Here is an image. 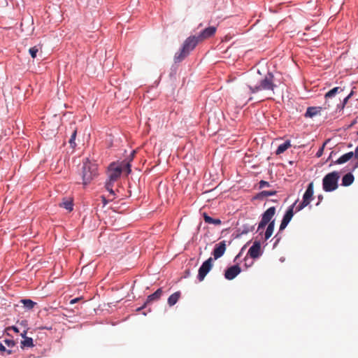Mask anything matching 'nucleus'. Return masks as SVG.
Returning <instances> with one entry per match:
<instances>
[{"label":"nucleus","mask_w":358,"mask_h":358,"mask_svg":"<svg viewBox=\"0 0 358 358\" xmlns=\"http://www.w3.org/2000/svg\"><path fill=\"white\" fill-rule=\"evenodd\" d=\"M62 206L69 211H72L73 209V203L71 200H66L62 203Z\"/></svg>","instance_id":"30"},{"label":"nucleus","mask_w":358,"mask_h":358,"mask_svg":"<svg viewBox=\"0 0 358 358\" xmlns=\"http://www.w3.org/2000/svg\"><path fill=\"white\" fill-rule=\"evenodd\" d=\"M20 303L23 304L27 310H31L36 305V303L29 299H22Z\"/></svg>","instance_id":"24"},{"label":"nucleus","mask_w":358,"mask_h":358,"mask_svg":"<svg viewBox=\"0 0 358 358\" xmlns=\"http://www.w3.org/2000/svg\"><path fill=\"white\" fill-rule=\"evenodd\" d=\"M226 248L227 245L225 241H222L219 243L216 244L212 252V255L213 256V261L222 257L226 251Z\"/></svg>","instance_id":"9"},{"label":"nucleus","mask_w":358,"mask_h":358,"mask_svg":"<svg viewBox=\"0 0 358 358\" xmlns=\"http://www.w3.org/2000/svg\"><path fill=\"white\" fill-rule=\"evenodd\" d=\"M80 300V298H75V299H73L70 301V303L71 304H74L76 303H77L78 301Z\"/></svg>","instance_id":"40"},{"label":"nucleus","mask_w":358,"mask_h":358,"mask_svg":"<svg viewBox=\"0 0 358 358\" xmlns=\"http://www.w3.org/2000/svg\"><path fill=\"white\" fill-rule=\"evenodd\" d=\"M217 28L214 26H210L201 31L196 37L199 41L209 38L215 35Z\"/></svg>","instance_id":"10"},{"label":"nucleus","mask_w":358,"mask_h":358,"mask_svg":"<svg viewBox=\"0 0 358 358\" xmlns=\"http://www.w3.org/2000/svg\"><path fill=\"white\" fill-rule=\"evenodd\" d=\"M147 306H148V304H147V303L145 301L142 306L138 307V308H136V311H138H138H141V310H143V309L145 308Z\"/></svg>","instance_id":"39"},{"label":"nucleus","mask_w":358,"mask_h":358,"mask_svg":"<svg viewBox=\"0 0 358 358\" xmlns=\"http://www.w3.org/2000/svg\"><path fill=\"white\" fill-rule=\"evenodd\" d=\"M325 143L323 144V145L318 150V151L316 153V157H320L322 155L324 148Z\"/></svg>","instance_id":"37"},{"label":"nucleus","mask_w":358,"mask_h":358,"mask_svg":"<svg viewBox=\"0 0 358 358\" xmlns=\"http://www.w3.org/2000/svg\"><path fill=\"white\" fill-rule=\"evenodd\" d=\"M134 154H135L134 150L131 152V154L129 155V161H131L133 159ZM121 164H122L123 170H125L127 171V173L129 174L131 172V165L130 164V162H128L125 164L124 162H122Z\"/></svg>","instance_id":"26"},{"label":"nucleus","mask_w":358,"mask_h":358,"mask_svg":"<svg viewBox=\"0 0 358 358\" xmlns=\"http://www.w3.org/2000/svg\"><path fill=\"white\" fill-rule=\"evenodd\" d=\"M267 201H275L273 199H271V200L268 199Z\"/></svg>","instance_id":"48"},{"label":"nucleus","mask_w":358,"mask_h":358,"mask_svg":"<svg viewBox=\"0 0 358 358\" xmlns=\"http://www.w3.org/2000/svg\"><path fill=\"white\" fill-rule=\"evenodd\" d=\"M270 186H271V185L268 182L263 180H260L259 182V189H262L264 187H268Z\"/></svg>","instance_id":"35"},{"label":"nucleus","mask_w":358,"mask_h":358,"mask_svg":"<svg viewBox=\"0 0 358 358\" xmlns=\"http://www.w3.org/2000/svg\"><path fill=\"white\" fill-rule=\"evenodd\" d=\"M21 348H32L34 346V340L31 337L24 338V340H22L20 343Z\"/></svg>","instance_id":"27"},{"label":"nucleus","mask_w":358,"mask_h":358,"mask_svg":"<svg viewBox=\"0 0 358 358\" xmlns=\"http://www.w3.org/2000/svg\"><path fill=\"white\" fill-rule=\"evenodd\" d=\"M274 226H275L274 220H272L269 224H268V227H267L265 234H264L266 240H268L272 236L273 229H274Z\"/></svg>","instance_id":"25"},{"label":"nucleus","mask_w":358,"mask_h":358,"mask_svg":"<svg viewBox=\"0 0 358 358\" xmlns=\"http://www.w3.org/2000/svg\"><path fill=\"white\" fill-rule=\"evenodd\" d=\"M199 42L195 35L187 37L185 40L180 50L175 54L174 62L177 64L182 62L196 48Z\"/></svg>","instance_id":"2"},{"label":"nucleus","mask_w":358,"mask_h":358,"mask_svg":"<svg viewBox=\"0 0 358 358\" xmlns=\"http://www.w3.org/2000/svg\"><path fill=\"white\" fill-rule=\"evenodd\" d=\"M77 135V129L76 127L73 128V132L71 134V138L69 141V143L70 144L71 148H75L76 147V138Z\"/></svg>","instance_id":"28"},{"label":"nucleus","mask_w":358,"mask_h":358,"mask_svg":"<svg viewBox=\"0 0 358 358\" xmlns=\"http://www.w3.org/2000/svg\"><path fill=\"white\" fill-rule=\"evenodd\" d=\"M241 272V268L238 265L235 264L225 270L224 278L227 280H231L234 279Z\"/></svg>","instance_id":"11"},{"label":"nucleus","mask_w":358,"mask_h":358,"mask_svg":"<svg viewBox=\"0 0 358 358\" xmlns=\"http://www.w3.org/2000/svg\"><path fill=\"white\" fill-rule=\"evenodd\" d=\"M143 314L144 315H147V313L144 312V313H143Z\"/></svg>","instance_id":"49"},{"label":"nucleus","mask_w":358,"mask_h":358,"mask_svg":"<svg viewBox=\"0 0 358 358\" xmlns=\"http://www.w3.org/2000/svg\"><path fill=\"white\" fill-rule=\"evenodd\" d=\"M0 351L6 352L7 355H11L13 353V350L10 349H6L5 345L1 342H0Z\"/></svg>","instance_id":"34"},{"label":"nucleus","mask_w":358,"mask_h":358,"mask_svg":"<svg viewBox=\"0 0 358 358\" xmlns=\"http://www.w3.org/2000/svg\"><path fill=\"white\" fill-rule=\"evenodd\" d=\"M245 247H246V245H245L242 248L241 251V252H240L236 255V258H235V260H236V259H238V258L241 256V252L245 249Z\"/></svg>","instance_id":"44"},{"label":"nucleus","mask_w":358,"mask_h":358,"mask_svg":"<svg viewBox=\"0 0 358 358\" xmlns=\"http://www.w3.org/2000/svg\"><path fill=\"white\" fill-rule=\"evenodd\" d=\"M3 341L9 349L13 348L15 345V341L11 339H4Z\"/></svg>","instance_id":"33"},{"label":"nucleus","mask_w":358,"mask_h":358,"mask_svg":"<svg viewBox=\"0 0 358 358\" xmlns=\"http://www.w3.org/2000/svg\"><path fill=\"white\" fill-rule=\"evenodd\" d=\"M162 294V289L158 288L154 293H152V294H150L148 296L145 302L148 305L153 301H158L160 299Z\"/></svg>","instance_id":"17"},{"label":"nucleus","mask_w":358,"mask_h":358,"mask_svg":"<svg viewBox=\"0 0 358 358\" xmlns=\"http://www.w3.org/2000/svg\"><path fill=\"white\" fill-rule=\"evenodd\" d=\"M322 107H308L305 114L306 117H313L319 114L322 110Z\"/></svg>","instance_id":"21"},{"label":"nucleus","mask_w":358,"mask_h":358,"mask_svg":"<svg viewBox=\"0 0 358 358\" xmlns=\"http://www.w3.org/2000/svg\"><path fill=\"white\" fill-rule=\"evenodd\" d=\"M190 275H191L190 269H189V268L186 269L185 271L184 277L185 278H188Z\"/></svg>","instance_id":"38"},{"label":"nucleus","mask_w":358,"mask_h":358,"mask_svg":"<svg viewBox=\"0 0 358 358\" xmlns=\"http://www.w3.org/2000/svg\"><path fill=\"white\" fill-rule=\"evenodd\" d=\"M285 257H280V261L281 262H283L285 261Z\"/></svg>","instance_id":"45"},{"label":"nucleus","mask_w":358,"mask_h":358,"mask_svg":"<svg viewBox=\"0 0 358 358\" xmlns=\"http://www.w3.org/2000/svg\"><path fill=\"white\" fill-rule=\"evenodd\" d=\"M11 329L15 333H18L19 332V329L17 327H15V326H12Z\"/></svg>","instance_id":"41"},{"label":"nucleus","mask_w":358,"mask_h":358,"mask_svg":"<svg viewBox=\"0 0 358 358\" xmlns=\"http://www.w3.org/2000/svg\"><path fill=\"white\" fill-rule=\"evenodd\" d=\"M123 171V166L122 164L113 162L111 163L107 169L108 178L106 182H110L115 183L117 179L120 177L122 172Z\"/></svg>","instance_id":"5"},{"label":"nucleus","mask_w":358,"mask_h":358,"mask_svg":"<svg viewBox=\"0 0 358 358\" xmlns=\"http://www.w3.org/2000/svg\"><path fill=\"white\" fill-rule=\"evenodd\" d=\"M352 93H353V92H351V93H350L349 95H348L346 97H345V98L343 99V101H342V102L340 101V103H337V105H336L337 108H338V109H340V110H343V109L345 108V105L347 104V103H348V101L349 99H350V98L351 97V96L352 95Z\"/></svg>","instance_id":"29"},{"label":"nucleus","mask_w":358,"mask_h":358,"mask_svg":"<svg viewBox=\"0 0 358 358\" xmlns=\"http://www.w3.org/2000/svg\"><path fill=\"white\" fill-rule=\"evenodd\" d=\"M101 198H102V202H103V205L104 206L106 205L108 202V200L106 199L105 196H101Z\"/></svg>","instance_id":"43"},{"label":"nucleus","mask_w":358,"mask_h":358,"mask_svg":"<svg viewBox=\"0 0 358 358\" xmlns=\"http://www.w3.org/2000/svg\"><path fill=\"white\" fill-rule=\"evenodd\" d=\"M97 165L88 159L83 162L82 168L83 185L85 187L97 176Z\"/></svg>","instance_id":"3"},{"label":"nucleus","mask_w":358,"mask_h":358,"mask_svg":"<svg viewBox=\"0 0 358 358\" xmlns=\"http://www.w3.org/2000/svg\"><path fill=\"white\" fill-rule=\"evenodd\" d=\"M339 178L340 175L337 171H333L327 174L322 180L323 189L325 192H332L336 189Z\"/></svg>","instance_id":"4"},{"label":"nucleus","mask_w":358,"mask_h":358,"mask_svg":"<svg viewBox=\"0 0 358 358\" xmlns=\"http://www.w3.org/2000/svg\"><path fill=\"white\" fill-rule=\"evenodd\" d=\"M277 194V192L275 190L272 191H268V190H263L257 194H256L253 197L252 200H259V201H263L266 197L270 196H274Z\"/></svg>","instance_id":"15"},{"label":"nucleus","mask_w":358,"mask_h":358,"mask_svg":"<svg viewBox=\"0 0 358 358\" xmlns=\"http://www.w3.org/2000/svg\"><path fill=\"white\" fill-rule=\"evenodd\" d=\"M248 255L253 258H258L261 255V243L259 241H255L252 245L250 248Z\"/></svg>","instance_id":"12"},{"label":"nucleus","mask_w":358,"mask_h":358,"mask_svg":"<svg viewBox=\"0 0 358 358\" xmlns=\"http://www.w3.org/2000/svg\"><path fill=\"white\" fill-rule=\"evenodd\" d=\"M290 221H291V206H289L287 208L283 218L281 221L278 233L283 231L287 227V226L288 225V224L289 223Z\"/></svg>","instance_id":"14"},{"label":"nucleus","mask_w":358,"mask_h":358,"mask_svg":"<svg viewBox=\"0 0 358 358\" xmlns=\"http://www.w3.org/2000/svg\"><path fill=\"white\" fill-rule=\"evenodd\" d=\"M354 179V176L352 173L345 174L342 178V185L345 187L350 185L352 184Z\"/></svg>","instance_id":"23"},{"label":"nucleus","mask_w":358,"mask_h":358,"mask_svg":"<svg viewBox=\"0 0 358 358\" xmlns=\"http://www.w3.org/2000/svg\"><path fill=\"white\" fill-rule=\"evenodd\" d=\"M38 52V48L37 46H34L29 48V52L31 57L34 59L36 57L37 52Z\"/></svg>","instance_id":"32"},{"label":"nucleus","mask_w":358,"mask_h":358,"mask_svg":"<svg viewBox=\"0 0 358 358\" xmlns=\"http://www.w3.org/2000/svg\"><path fill=\"white\" fill-rule=\"evenodd\" d=\"M357 135H358V131H357Z\"/></svg>","instance_id":"50"},{"label":"nucleus","mask_w":358,"mask_h":358,"mask_svg":"<svg viewBox=\"0 0 358 358\" xmlns=\"http://www.w3.org/2000/svg\"><path fill=\"white\" fill-rule=\"evenodd\" d=\"M203 218L206 223L213 225H220L222 224V221L219 218H213L210 217L207 213H203Z\"/></svg>","instance_id":"18"},{"label":"nucleus","mask_w":358,"mask_h":358,"mask_svg":"<svg viewBox=\"0 0 358 358\" xmlns=\"http://www.w3.org/2000/svg\"><path fill=\"white\" fill-rule=\"evenodd\" d=\"M322 196H319V200H322Z\"/></svg>","instance_id":"47"},{"label":"nucleus","mask_w":358,"mask_h":358,"mask_svg":"<svg viewBox=\"0 0 358 358\" xmlns=\"http://www.w3.org/2000/svg\"><path fill=\"white\" fill-rule=\"evenodd\" d=\"M113 185H114V183H112V182H105V188L109 192V193L111 194V195H115V191L113 190Z\"/></svg>","instance_id":"31"},{"label":"nucleus","mask_w":358,"mask_h":358,"mask_svg":"<svg viewBox=\"0 0 358 358\" xmlns=\"http://www.w3.org/2000/svg\"><path fill=\"white\" fill-rule=\"evenodd\" d=\"M275 208L274 206L268 208L262 216V221H264L266 223L269 224L272 220V217L275 215Z\"/></svg>","instance_id":"16"},{"label":"nucleus","mask_w":358,"mask_h":358,"mask_svg":"<svg viewBox=\"0 0 358 358\" xmlns=\"http://www.w3.org/2000/svg\"><path fill=\"white\" fill-rule=\"evenodd\" d=\"M354 156L353 152H349L348 153H345L341 157H340L336 162H334V164H341L343 163H345L348 162L350 159L352 158Z\"/></svg>","instance_id":"20"},{"label":"nucleus","mask_w":358,"mask_h":358,"mask_svg":"<svg viewBox=\"0 0 358 358\" xmlns=\"http://www.w3.org/2000/svg\"><path fill=\"white\" fill-rule=\"evenodd\" d=\"M255 224H243L241 227L236 229V238H240L242 235L247 234L248 232L255 229Z\"/></svg>","instance_id":"13"},{"label":"nucleus","mask_w":358,"mask_h":358,"mask_svg":"<svg viewBox=\"0 0 358 358\" xmlns=\"http://www.w3.org/2000/svg\"><path fill=\"white\" fill-rule=\"evenodd\" d=\"M266 224H268V223H266L264 221L261 220L260 222L259 223L257 231L264 229L266 226Z\"/></svg>","instance_id":"36"},{"label":"nucleus","mask_w":358,"mask_h":358,"mask_svg":"<svg viewBox=\"0 0 358 358\" xmlns=\"http://www.w3.org/2000/svg\"><path fill=\"white\" fill-rule=\"evenodd\" d=\"M252 99V96H250V97L248 99V101H247V102H246V103H248V101H251Z\"/></svg>","instance_id":"46"},{"label":"nucleus","mask_w":358,"mask_h":358,"mask_svg":"<svg viewBox=\"0 0 358 358\" xmlns=\"http://www.w3.org/2000/svg\"><path fill=\"white\" fill-rule=\"evenodd\" d=\"M180 292L178 291L172 294L169 298H168V304L170 306H174L178 301L179 298L180 297Z\"/></svg>","instance_id":"22"},{"label":"nucleus","mask_w":358,"mask_h":358,"mask_svg":"<svg viewBox=\"0 0 358 358\" xmlns=\"http://www.w3.org/2000/svg\"><path fill=\"white\" fill-rule=\"evenodd\" d=\"M21 336L22 337L23 340H24V338H28L27 335V331L24 330L21 334Z\"/></svg>","instance_id":"42"},{"label":"nucleus","mask_w":358,"mask_h":358,"mask_svg":"<svg viewBox=\"0 0 358 358\" xmlns=\"http://www.w3.org/2000/svg\"><path fill=\"white\" fill-rule=\"evenodd\" d=\"M213 266V257H209L204 261L199 268L197 279L201 282L204 280L206 275L210 271Z\"/></svg>","instance_id":"7"},{"label":"nucleus","mask_w":358,"mask_h":358,"mask_svg":"<svg viewBox=\"0 0 358 358\" xmlns=\"http://www.w3.org/2000/svg\"><path fill=\"white\" fill-rule=\"evenodd\" d=\"M291 146V141L289 139L286 140L285 142L279 145L275 150L276 155H280L283 153L287 149Z\"/></svg>","instance_id":"19"},{"label":"nucleus","mask_w":358,"mask_h":358,"mask_svg":"<svg viewBox=\"0 0 358 358\" xmlns=\"http://www.w3.org/2000/svg\"><path fill=\"white\" fill-rule=\"evenodd\" d=\"M343 89L341 87H336L327 92L324 95L325 102L324 108L327 109L331 107V100L338 94L343 92Z\"/></svg>","instance_id":"8"},{"label":"nucleus","mask_w":358,"mask_h":358,"mask_svg":"<svg viewBox=\"0 0 358 358\" xmlns=\"http://www.w3.org/2000/svg\"><path fill=\"white\" fill-rule=\"evenodd\" d=\"M313 195V183L310 182L308 185V188L303 194V201L299 205H296V202L294 203H293L292 204V210L294 209V208H295V210L296 212H298V211L301 210L302 208H303L304 207H306V206H308L311 201ZM294 215V213L292 212V215Z\"/></svg>","instance_id":"6"},{"label":"nucleus","mask_w":358,"mask_h":358,"mask_svg":"<svg viewBox=\"0 0 358 358\" xmlns=\"http://www.w3.org/2000/svg\"><path fill=\"white\" fill-rule=\"evenodd\" d=\"M277 85L274 83V76L268 72L263 78L258 80L256 85H248L250 94H255L260 91H274Z\"/></svg>","instance_id":"1"}]
</instances>
